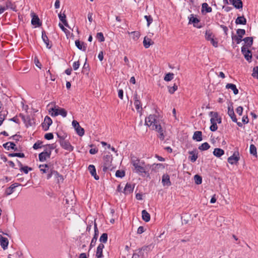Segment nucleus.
I'll return each mask as SVG.
<instances>
[{
    "instance_id": "nucleus-9",
    "label": "nucleus",
    "mask_w": 258,
    "mask_h": 258,
    "mask_svg": "<svg viewBox=\"0 0 258 258\" xmlns=\"http://www.w3.org/2000/svg\"><path fill=\"white\" fill-rule=\"evenodd\" d=\"M50 150H44L43 152L40 153L39 155V160L41 162H44L47 159L50 157Z\"/></svg>"
},
{
    "instance_id": "nucleus-47",
    "label": "nucleus",
    "mask_w": 258,
    "mask_h": 258,
    "mask_svg": "<svg viewBox=\"0 0 258 258\" xmlns=\"http://www.w3.org/2000/svg\"><path fill=\"white\" fill-rule=\"evenodd\" d=\"M58 175V172L54 170H51L50 172L47 175V179H50L52 176Z\"/></svg>"
},
{
    "instance_id": "nucleus-23",
    "label": "nucleus",
    "mask_w": 258,
    "mask_h": 258,
    "mask_svg": "<svg viewBox=\"0 0 258 258\" xmlns=\"http://www.w3.org/2000/svg\"><path fill=\"white\" fill-rule=\"evenodd\" d=\"M31 24L33 25H36L39 26L41 23L40 22V20L38 17L34 14L32 15V18L31 20Z\"/></svg>"
},
{
    "instance_id": "nucleus-30",
    "label": "nucleus",
    "mask_w": 258,
    "mask_h": 258,
    "mask_svg": "<svg viewBox=\"0 0 258 258\" xmlns=\"http://www.w3.org/2000/svg\"><path fill=\"white\" fill-rule=\"evenodd\" d=\"M142 219L145 222H149L150 220V214L146 211L144 210L142 212Z\"/></svg>"
},
{
    "instance_id": "nucleus-31",
    "label": "nucleus",
    "mask_w": 258,
    "mask_h": 258,
    "mask_svg": "<svg viewBox=\"0 0 258 258\" xmlns=\"http://www.w3.org/2000/svg\"><path fill=\"white\" fill-rule=\"evenodd\" d=\"M235 23L236 24L245 25L246 24V20L244 16L238 17L236 19Z\"/></svg>"
},
{
    "instance_id": "nucleus-26",
    "label": "nucleus",
    "mask_w": 258,
    "mask_h": 258,
    "mask_svg": "<svg viewBox=\"0 0 258 258\" xmlns=\"http://www.w3.org/2000/svg\"><path fill=\"white\" fill-rule=\"evenodd\" d=\"M134 186H133L131 184L126 183L124 188V193L125 194H128L132 192L134 190Z\"/></svg>"
},
{
    "instance_id": "nucleus-35",
    "label": "nucleus",
    "mask_w": 258,
    "mask_h": 258,
    "mask_svg": "<svg viewBox=\"0 0 258 258\" xmlns=\"http://www.w3.org/2000/svg\"><path fill=\"white\" fill-rule=\"evenodd\" d=\"M202 12L205 11L206 13H210L212 11L211 7H209L207 3H203L202 4Z\"/></svg>"
},
{
    "instance_id": "nucleus-36",
    "label": "nucleus",
    "mask_w": 258,
    "mask_h": 258,
    "mask_svg": "<svg viewBox=\"0 0 258 258\" xmlns=\"http://www.w3.org/2000/svg\"><path fill=\"white\" fill-rule=\"evenodd\" d=\"M151 167L152 168V170H154L155 171H158V169L159 168L164 169V166L161 163H158V164H154L152 165H150Z\"/></svg>"
},
{
    "instance_id": "nucleus-51",
    "label": "nucleus",
    "mask_w": 258,
    "mask_h": 258,
    "mask_svg": "<svg viewBox=\"0 0 258 258\" xmlns=\"http://www.w3.org/2000/svg\"><path fill=\"white\" fill-rule=\"evenodd\" d=\"M20 170L21 171H23L25 174H27L29 171H31L32 170V168L29 167L27 166H22V167L20 168Z\"/></svg>"
},
{
    "instance_id": "nucleus-24",
    "label": "nucleus",
    "mask_w": 258,
    "mask_h": 258,
    "mask_svg": "<svg viewBox=\"0 0 258 258\" xmlns=\"http://www.w3.org/2000/svg\"><path fill=\"white\" fill-rule=\"evenodd\" d=\"M153 43V42L150 38H149L147 37H145L143 41V44L146 48H149Z\"/></svg>"
},
{
    "instance_id": "nucleus-58",
    "label": "nucleus",
    "mask_w": 258,
    "mask_h": 258,
    "mask_svg": "<svg viewBox=\"0 0 258 258\" xmlns=\"http://www.w3.org/2000/svg\"><path fill=\"white\" fill-rule=\"evenodd\" d=\"M211 123V125L210 127V130L212 132L216 131L218 128L217 123Z\"/></svg>"
},
{
    "instance_id": "nucleus-29",
    "label": "nucleus",
    "mask_w": 258,
    "mask_h": 258,
    "mask_svg": "<svg viewBox=\"0 0 258 258\" xmlns=\"http://www.w3.org/2000/svg\"><path fill=\"white\" fill-rule=\"evenodd\" d=\"M58 17H59V20L62 22V23L63 24V25L66 27L69 28V25L66 20V15L64 13L62 14H58Z\"/></svg>"
},
{
    "instance_id": "nucleus-4",
    "label": "nucleus",
    "mask_w": 258,
    "mask_h": 258,
    "mask_svg": "<svg viewBox=\"0 0 258 258\" xmlns=\"http://www.w3.org/2000/svg\"><path fill=\"white\" fill-rule=\"evenodd\" d=\"M60 146L65 150L72 151L74 149V147L70 144L68 141L64 140V138L59 141Z\"/></svg>"
},
{
    "instance_id": "nucleus-48",
    "label": "nucleus",
    "mask_w": 258,
    "mask_h": 258,
    "mask_svg": "<svg viewBox=\"0 0 258 258\" xmlns=\"http://www.w3.org/2000/svg\"><path fill=\"white\" fill-rule=\"evenodd\" d=\"M14 191V187L12 186V185H11L10 187H9L8 188H7L6 189V191H5V194L7 196L8 195H10L11 194H12L13 192Z\"/></svg>"
},
{
    "instance_id": "nucleus-22",
    "label": "nucleus",
    "mask_w": 258,
    "mask_h": 258,
    "mask_svg": "<svg viewBox=\"0 0 258 258\" xmlns=\"http://www.w3.org/2000/svg\"><path fill=\"white\" fill-rule=\"evenodd\" d=\"M192 139L197 142H200L202 140V133L201 131H196L194 133L192 136Z\"/></svg>"
},
{
    "instance_id": "nucleus-42",
    "label": "nucleus",
    "mask_w": 258,
    "mask_h": 258,
    "mask_svg": "<svg viewBox=\"0 0 258 258\" xmlns=\"http://www.w3.org/2000/svg\"><path fill=\"white\" fill-rule=\"evenodd\" d=\"M195 182L197 184H200L202 182V178L201 176L196 174L194 176Z\"/></svg>"
},
{
    "instance_id": "nucleus-21",
    "label": "nucleus",
    "mask_w": 258,
    "mask_h": 258,
    "mask_svg": "<svg viewBox=\"0 0 258 258\" xmlns=\"http://www.w3.org/2000/svg\"><path fill=\"white\" fill-rule=\"evenodd\" d=\"M16 146V144L13 142H7L3 145V147L8 150L12 149L15 151H17V148Z\"/></svg>"
},
{
    "instance_id": "nucleus-39",
    "label": "nucleus",
    "mask_w": 258,
    "mask_h": 258,
    "mask_svg": "<svg viewBox=\"0 0 258 258\" xmlns=\"http://www.w3.org/2000/svg\"><path fill=\"white\" fill-rule=\"evenodd\" d=\"M210 147V146L209 144L207 143H203L201 146L199 147V149L201 151H205L209 149Z\"/></svg>"
},
{
    "instance_id": "nucleus-20",
    "label": "nucleus",
    "mask_w": 258,
    "mask_h": 258,
    "mask_svg": "<svg viewBox=\"0 0 258 258\" xmlns=\"http://www.w3.org/2000/svg\"><path fill=\"white\" fill-rule=\"evenodd\" d=\"M232 5L237 9H242L243 4L241 0H230Z\"/></svg>"
},
{
    "instance_id": "nucleus-14",
    "label": "nucleus",
    "mask_w": 258,
    "mask_h": 258,
    "mask_svg": "<svg viewBox=\"0 0 258 258\" xmlns=\"http://www.w3.org/2000/svg\"><path fill=\"white\" fill-rule=\"evenodd\" d=\"M227 113L233 122H237V118L236 117V115L234 113L232 105L228 106Z\"/></svg>"
},
{
    "instance_id": "nucleus-62",
    "label": "nucleus",
    "mask_w": 258,
    "mask_h": 258,
    "mask_svg": "<svg viewBox=\"0 0 258 258\" xmlns=\"http://www.w3.org/2000/svg\"><path fill=\"white\" fill-rule=\"evenodd\" d=\"M80 65L79 61H75L73 64V69L75 71L79 69Z\"/></svg>"
},
{
    "instance_id": "nucleus-38",
    "label": "nucleus",
    "mask_w": 258,
    "mask_h": 258,
    "mask_svg": "<svg viewBox=\"0 0 258 258\" xmlns=\"http://www.w3.org/2000/svg\"><path fill=\"white\" fill-rule=\"evenodd\" d=\"M77 134L79 136H83L84 135L85 131L83 128H82L80 125L76 128L75 129Z\"/></svg>"
},
{
    "instance_id": "nucleus-56",
    "label": "nucleus",
    "mask_w": 258,
    "mask_h": 258,
    "mask_svg": "<svg viewBox=\"0 0 258 258\" xmlns=\"http://www.w3.org/2000/svg\"><path fill=\"white\" fill-rule=\"evenodd\" d=\"M42 142H40V141H38L36 142L33 145V148L35 150H37V149H38L39 148H41L42 147Z\"/></svg>"
},
{
    "instance_id": "nucleus-25",
    "label": "nucleus",
    "mask_w": 258,
    "mask_h": 258,
    "mask_svg": "<svg viewBox=\"0 0 258 258\" xmlns=\"http://www.w3.org/2000/svg\"><path fill=\"white\" fill-rule=\"evenodd\" d=\"M224 151L220 148H215L213 151V154L217 157H220L224 155Z\"/></svg>"
},
{
    "instance_id": "nucleus-13",
    "label": "nucleus",
    "mask_w": 258,
    "mask_h": 258,
    "mask_svg": "<svg viewBox=\"0 0 258 258\" xmlns=\"http://www.w3.org/2000/svg\"><path fill=\"white\" fill-rule=\"evenodd\" d=\"M42 39L43 41L46 44V47L48 49H50L51 48L52 45L49 43L48 37L46 34L45 31L44 30L42 31Z\"/></svg>"
},
{
    "instance_id": "nucleus-17",
    "label": "nucleus",
    "mask_w": 258,
    "mask_h": 258,
    "mask_svg": "<svg viewBox=\"0 0 258 258\" xmlns=\"http://www.w3.org/2000/svg\"><path fill=\"white\" fill-rule=\"evenodd\" d=\"M75 45L77 46V47L83 51H85L86 50V44L83 42H81L79 40H77L75 41Z\"/></svg>"
},
{
    "instance_id": "nucleus-59",
    "label": "nucleus",
    "mask_w": 258,
    "mask_h": 258,
    "mask_svg": "<svg viewBox=\"0 0 258 258\" xmlns=\"http://www.w3.org/2000/svg\"><path fill=\"white\" fill-rule=\"evenodd\" d=\"M44 138L46 140H50L53 138V135L52 133H47L44 136Z\"/></svg>"
},
{
    "instance_id": "nucleus-28",
    "label": "nucleus",
    "mask_w": 258,
    "mask_h": 258,
    "mask_svg": "<svg viewBox=\"0 0 258 258\" xmlns=\"http://www.w3.org/2000/svg\"><path fill=\"white\" fill-rule=\"evenodd\" d=\"M134 104L135 105L136 108L137 110H138L141 107V102L139 100L138 95L137 94H135L134 96Z\"/></svg>"
},
{
    "instance_id": "nucleus-50",
    "label": "nucleus",
    "mask_w": 258,
    "mask_h": 258,
    "mask_svg": "<svg viewBox=\"0 0 258 258\" xmlns=\"http://www.w3.org/2000/svg\"><path fill=\"white\" fill-rule=\"evenodd\" d=\"M97 39L101 42L104 41L105 38L102 32H98L96 35Z\"/></svg>"
},
{
    "instance_id": "nucleus-52",
    "label": "nucleus",
    "mask_w": 258,
    "mask_h": 258,
    "mask_svg": "<svg viewBox=\"0 0 258 258\" xmlns=\"http://www.w3.org/2000/svg\"><path fill=\"white\" fill-rule=\"evenodd\" d=\"M144 18L147 22V26L149 27L153 22V18L150 15H146Z\"/></svg>"
},
{
    "instance_id": "nucleus-46",
    "label": "nucleus",
    "mask_w": 258,
    "mask_h": 258,
    "mask_svg": "<svg viewBox=\"0 0 258 258\" xmlns=\"http://www.w3.org/2000/svg\"><path fill=\"white\" fill-rule=\"evenodd\" d=\"M249 151H250V153L253 155H256V148L255 147V146L253 145V144H251L250 145V147H249Z\"/></svg>"
},
{
    "instance_id": "nucleus-64",
    "label": "nucleus",
    "mask_w": 258,
    "mask_h": 258,
    "mask_svg": "<svg viewBox=\"0 0 258 258\" xmlns=\"http://www.w3.org/2000/svg\"><path fill=\"white\" fill-rule=\"evenodd\" d=\"M236 111L239 115H241L243 112V107L241 106H238L236 108Z\"/></svg>"
},
{
    "instance_id": "nucleus-8",
    "label": "nucleus",
    "mask_w": 258,
    "mask_h": 258,
    "mask_svg": "<svg viewBox=\"0 0 258 258\" xmlns=\"http://www.w3.org/2000/svg\"><path fill=\"white\" fill-rule=\"evenodd\" d=\"M99 234V231L97 227V224L96 223L94 224V235L92 239L90 245V250L93 247H94L96 243L97 240V237Z\"/></svg>"
},
{
    "instance_id": "nucleus-57",
    "label": "nucleus",
    "mask_w": 258,
    "mask_h": 258,
    "mask_svg": "<svg viewBox=\"0 0 258 258\" xmlns=\"http://www.w3.org/2000/svg\"><path fill=\"white\" fill-rule=\"evenodd\" d=\"M242 37H240L239 36H232V39L233 40H235L237 44H239L242 41Z\"/></svg>"
},
{
    "instance_id": "nucleus-45",
    "label": "nucleus",
    "mask_w": 258,
    "mask_h": 258,
    "mask_svg": "<svg viewBox=\"0 0 258 258\" xmlns=\"http://www.w3.org/2000/svg\"><path fill=\"white\" fill-rule=\"evenodd\" d=\"M174 74L173 73H169L167 74L164 77V80L165 81H170L173 79Z\"/></svg>"
},
{
    "instance_id": "nucleus-7",
    "label": "nucleus",
    "mask_w": 258,
    "mask_h": 258,
    "mask_svg": "<svg viewBox=\"0 0 258 258\" xmlns=\"http://www.w3.org/2000/svg\"><path fill=\"white\" fill-rule=\"evenodd\" d=\"M112 160V156L110 154L106 155L104 156L103 160H104V167L103 170H106L108 167L110 166L111 161Z\"/></svg>"
},
{
    "instance_id": "nucleus-19",
    "label": "nucleus",
    "mask_w": 258,
    "mask_h": 258,
    "mask_svg": "<svg viewBox=\"0 0 258 258\" xmlns=\"http://www.w3.org/2000/svg\"><path fill=\"white\" fill-rule=\"evenodd\" d=\"M0 243L2 247L4 249H6L8 248L9 241L6 237H4L2 235H0Z\"/></svg>"
},
{
    "instance_id": "nucleus-54",
    "label": "nucleus",
    "mask_w": 258,
    "mask_h": 258,
    "mask_svg": "<svg viewBox=\"0 0 258 258\" xmlns=\"http://www.w3.org/2000/svg\"><path fill=\"white\" fill-rule=\"evenodd\" d=\"M236 33L240 37H243V36L245 34V30L242 29H238Z\"/></svg>"
},
{
    "instance_id": "nucleus-10",
    "label": "nucleus",
    "mask_w": 258,
    "mask_h": 258,
    "mask_svg": "<svg viewBox=\"0 0 258 258\" xmlns=\"http://www.w3.org/2000/svg\"><path fill=\"white\" fill-rule=\"evenodd\" d=\"M152 130H155L159 134V138L161 140H163L165 138V135L163 133V130L160 124H156L154 126H152Z\"/></svg>"
},
{
    "instance_id": "nucleus-53",
    "label": "nucleus",
    "mask_w": 258,
    "mask_h": 258,
    "mask_svg": "<svg viewBox=\"0 0 258 258\" xmlns=\"http://www.w3.org/2000/svg\"><path fill=\"white\" fill-rule=\"evenodd\" d=\"M58 26L61 30L65 33L67 36L70 34V31L63 26V24L59 23Z\"/></svg>"
},
{
    "instance_id": "nucleus-61",
    "label": "nucleus",
    "mask_w": 258,
    "mask_h": 258,
    "mask_svg": "<svg viewBox=\"0 0 258 258\" xmlns=\"http://www.w3.org/2000/svg\"><path fill=\"white\" fill-rule=\"evenodd\" d=\"M252 76L258 79V67H254L253 70Z\"/></svg>"
},
{
    "instance_id": "nucleus-37",
    "label": "nucleus",
    "mask_w": 258,
    "mask_h": 258,
    "mask_svg": "<svg viewBox=\"0 0 258 258\" xmlns=\"http://www.w3.org/2000/svg\"><path fill=\"white\" fill-rule=\"evenodd\" d=\"M209 115L210 116H214L216 118L217 122L218 123H221L222 122V119L221 117H219L218 114L217 112L211 111L209 113Z\"/></svg>"
},
{
    "instance_id": "nucleus-15",
    "label": "nucleus",
    "mask_w": 258,
    "mask_h": 258,
    "mask_svg": "<svg viewBox=\"0 0 258 258\" xmlns=\"http://www.w3.org/2000/svg\"><path fill=\"white\" fill-rule=\"evenodd\" d=\"M151 245H145L143 246L142 248L138 249L139 250V253L140 254V256H144V252H145L146 253L148 252L149 251L151 250Z\"/></svg>"
},
{
    "instance_id": "nucleus-18",
    "label": "nucleus",
    "mask_w": 258,
    "mask_h": 258,
    "mask_svg": "<svg viewBox=\"0 0 258 258\" xmlns=\"http://www.w3.org/2000/svg\"><path fill=\"white\" fill-rule=\"evenodd\" d=\"M88 170L89 171L91 175L93 176L96 180H98L99 179V176L97 175L96 174V169L93 165H90L89 166Z\"/></svg>"
},
{
    "instance_id": "nucleus-32",
    "label": "nucleus",
    "mask_w": 258,
    "mask_h": 258,
    "mask_svg": "<svg viewBox=\"0 0 258 258\" xmlns=\"http://www.w3.org/2000/svg\"><path fill=\"white\" fill-rule=\"evenodd\" d=\"M243 40L244 41L245 43H246V45L245 46L247 48L248 47H250L253 43V39L252 37H247L244 38Z\"/></svg>"
},
{
    "instance_id": "nucleus-27",
    "label": "nucleus",
    "mask_w": 258,
    "mask_h": 258,
    "mask_svg": "<svg viewBox=\"0 0 258 258\" xmlns=\"http://www.w3.org/2000/svg\"><path fill=\"white\" fill-rule=\"evenodd\" d=\"M226 88L232 90L235 95H237L238 93V90L237 89L236 85L233 84H227Z\"/></svg>"
},
{
    "instance_id": "nucleus-1",
    "label": "nucleus",
    "mask_w": 258,
    "mask_h": 258,
    "mask_svg": "<svg viewBox=\"0 0 258 258\" xmlns=\"http://www.w3.org/2000/svg\"><path fill=\"white\" fill-rule=\"evenodd\" d=\"M131 163L135 167L136 172L139 174L144 173L145 175H149V169L151 168V166L149 164H145L144 162L140 161V160L135 157H133L131 159Z\"/></svg>"
},
{
    "instance_id": "nucleus-60",
    "label": "nucleus",
    "mask_w": 258,
    "mask_h": 258,
    "mask_svg": "<svg viewBox=\"0 0 258 258\" xmlns=\"http://www.w3.org/2000/svg\"><path fill=\"white\" fill-rule=\"evenodd\" d=\"M211 42V43L215 47H217L218 46V41L214 39L213 37L211 40H209Z\"/></svg>"
},
{
    "instance_id": "nucleus-5",
    "label": "nucleus",
    "mask_w": 258,
    "mask_h": 258,
    "mask_svg": "<svg viewBox=\"0 0 258 258\" xmlns=\"http://www.w3.org/2000/svg\"><path fill=\"white\" fill-rule=\"evenodd\" d=\"M239 159L240 157L238 152H235L232 156L228 157L227 160L229 163L233 165L236 164Z\"/></svg>"
},
{
    "instance_id": "nucleus-34",
    "label": "nucleus",
    "mask_w": 258,
    "mask_h": 258,
    "mask_svg": "<svg viewBox=\"0 0 258 258\" xmlns=\"http://www.w3.org/2000/svg\"><path fill=\"white\" fill-rule=\"evenodd\" d=\"M39 168L40 171L42 173H45L48 172L49 170V166L48 164H43V165H39Z\"/></svg>"
},
{
    "instance_id": "nucleus-55",
    "label": "nucleus",
    "mask_w": 258,
    "mask_h": 258,
    "mask_svg": "<svg viewBox=\"0 0 258 258\" xmlns=\"http://www.w3.org/2000/svg\"><path fill=\"white\" fill-rule=\"evenodd\" d=\"M125 175V172L122 170H117L115 173V176L117 177H123Z\"/></svg>"
},
{
    "instance_id": "nucleus-49",
    "label": "nucleus",
    "mask_w": 258,
    "mask_h": 258,
    "mask_svg": "<svg viewBox=\"0 0 258 258\" xmlns=\"http://www.w3.org/2000/svg\"><path fill=\"white\" fill-rule=\"evenodd\" d=\"M178 88V86L175 84L172 87H168V91L170 94H173Z\"/></svg>"
},
{
    "instance_id": "nucleus-16",
    "label": "nucleus",
    "mask_w": 258,
    "mask_h": 258,
    "mask_svg": "<svg viewBox=\"0 0 258 258\" xmlns=\"http://www.w3.org/2000/svg\"><path fill=\"white\" fill-rule=\"evenodd\" d=\"M162 183L164 186H169L171 183L169 176L168 174H164L162 178Z\"/></svg>"
},
{
    "instance_id": "nucleus-43",
    "label": "nucleus",
    "mask_w": 258,
    "mask_h": 258,
    "mask_svg": "<svg viewBox=\"0 0 258 258\" xmlns=\"http://www.w3.org/2000/svg\"><path fill=\"white\" fill-rule=\"evenodd\" d=\"M214 38V36L213 35V33L210 31L207 30L205 33V38L207 40L209 41L212 38Z\"/></svg>"
},
{
    "instance_id": "nucleus-44",
    "label": "nucleus",
    "mask_w": 258,
    "mask_h": 258,
    "mask_svg": "<svg viewBox=\"0 0 258 258\" xmlns=\"http://www.w3.org/2000/svg\"><path fill=\"white\" fill-rule=\"evenodd\" d=\"M131 34L133 35L132 38L135 41L137 40L140 36V33L138 31L132 32Z\"/></svg>"
},
{
    "instance_id": "nucleus-40",
    "label": "nucleus",
    "mask_w": 258,
    "mask_h": 258,
    "mask_svg": "<svg viewBox=\"0 0 258 258\" xmlns=\"http://www.w3.org/2000/svg\"><path fill=\"white\" fill-rule=\"evenodd\" d=\"M108 235L106 233H103L100 237L99 241L102 242V243H105L107 241Z\"/></svg>"
},
{
    "instance_id": "nucleus-12",
    "label": "nucleus",
    "mask_w": 258,
    "mask_h": 258,
    "mask_svg": "<svg viewBox=\"0 0 258 258\" xmlns=\"http://www.w3.org/2000/svg\"><path fill=\"white\" fill-rule=\"evenodd\" d=\"M104 248V245L103 243H100L97 248L96 256L97 258H102L103 257V249Z\"/></svg>"
},
{
    "instance_id": "nucleus-6",
    "label": "nucleus",
    "mask_w": 258,
    "mask_h": 258,
    "mask_svg": "<svg viewBox=\"0 0 258 258\" xmlns=\"http://www.w3.org/2000/svg\"><path fill=\"white\" fill-rule=\"evenodd\" d=\"M241 52L244 56L245 58L249 62L251 61L252 57L251 52L245 46L241 47Z\"/></svg>"
},
{
    "instance_id": "nucleus-33",
    "label": "nucleus",
    "mask_w": 258,
    "mask_h": 258,
    "mask_svg": "<svg viewBox=\"0 0 258 258\" xmlns=\"http://www.w3.org/2000/svg\"><path fill=\"white\" fill-rule=\"evenodd\" d=\"M188 153L191 155L189 157V159L192 162H195L198 157V154L196 153L195 151H189Z\"/></svg>"
},
{
    "instance_id": "nucleus-11",
    "label": "nucleus",
    "mask_w": 258,
    "mask_h": 258,
    "mask_svg": "<svg viewBox=\"0 0 258 258\" xmlns=\"http://www.w3.org/2000/svg\"><path fill=\"white\" fill-rule=\"evenodd\" d=\"M52 123V121L51 119L49 116H46L44 118V122L42 123V127L44 131H46L48 130L49 126Z\"/></svg>"
},
{
    "instance_id": "nucleus-2",
    "label": "nucleus",
    "mask_w": 258,
    "mask_h": 258,
    "mask_svg": "<svg viewBox=\"0 0 258 258\" xmlns=\"http://www.w3.org/2000/svg\"><path fill=\"white\" fill-rule=\"evenodd\" d=\"M50 109L52 111V112L51 114V116H56L58 115H60L63 117H65L67 116V112L63 108H61L59 107H57V108H56L55 107L54 108H52Z\"/></svg>"
},
{
    "instance_id": "nucleus-3",
    "label": "nucleus",
    "mask_w": 258,
    "mask_h": 258,
    "mask_svg": "<svg viewBox=\"0 0 258 258\" xmlns=\"http://www.w3.org/2000/svg\"><path fill=\"white\" fill-rule=\"evenodd\" d=\"M156 124H158V122L156 118L155 115H150L145 119V124L148 126H154Z\"/></svg>"
},
{
    "instance_id": "nucleus-63",
    "label": "nucleus",
    "mask_w": 258,
    "mask_h": 258,
    "mask_svg": "<svg viewBox=\"0 0 258 258\" xmlns=\"http://www.w3.org/2000/svg\"><path fill=\"white\" fill-rule=\"evenodd\" d=\"M54 177L57 179V182L59 183L60 182H62V181L63 180V177L61 175L59 174L58 173V175H56V176H54Z\"/></svg>"
},
{
    "instance_id": "nucleus-41",
    "label": "nucleus",
    "mask_w": 258,
    "mask_h": 258,
    "mask_svg": "<svg viewBox=\"0 0 258 258\" xmlns=\"http://www.w3.org/2000/svg\"><path fill=\"white\" fill-rule=\"evenodd\" d=\"M8 156L11 157H18L20 158H24L25 157V155L23 153H9L8 154Z\"/></svg>"
}]
</instances>
